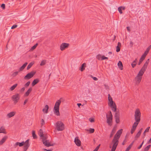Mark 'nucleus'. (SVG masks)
<instances>
[{
    "label": "nucleus",
    "instance_id": "c756f323",
    "mask_svg": "<svg viewBox=\"0 0 151 151\" xmlns=\"http://www.w3.org/2000/svg\"><path fill=\"white\" fill-rule=\"evenodd\" d=\"M86 64L85 63H83V64L81 66V71H83L85 70V67L86 66Z\"/></svg>",
    "mask_w": 151,
    "mask_h": 151
},
{
    "label": "nucleus",
    "instance_id": "864d4df0",
    "mask_svg": "<svg viewBox=\"0 0 151 151\" xmlns=\"http://www.w3.org/2000/svg\"><path fill=\"white\" fill-rule=\"evenodd\" d=\"M41 124H42V125H44L45 124V121H44V119H42V120H41Z\"/></svg>",
    "mask_w": 151,
    "mask_h": 151
},
{
    "label": "nucleus",
    "instance_id": "13d9d810",
    "mask_svg": "<svg viewBox=\"0 0 151 151\" xmlns=\"http://www.w3.org/2000/svg\"><path fill=\"white\" fill-rule=\"evenodd\" d=\"M100 144H99V145L95 149H96L97 150H99V147H100Z\"/></svg>",
    "mask_w": 151,
    "mask_h": 151
},
{
    "label": "nucleus",
    "instance_id": "c03bdc74",
    "mask_svg": "<svg viewBox=\"0 0 151 151\" xmlns=\"http://www.w3.org/2000/svg\"><path fill=\"white\" fill-rule=\"evenodd\" d=\"M108 58L105 57L104 55H103L102 56V58L101 59V60H103L105 59H108Z\"/></svg>",
    "mask_w": 151,
    "mask_h": 151
},
{
    "label": "nucleus",
    "instance_id": "bf43d9fd",
    "mask_svg": "<svg viewBox=\"0 0 151 151\" xmlns=\"http://www.w3.org/2000/svg\"><path fill=\"white\" fill-rule=\"evenodd\" d=\"M92 78L94 81H97L98 80V78L96 77H92Z\"/></svg>",
    "mask_w": 151,
    "mask_h": 151
},
{
    "label": "nucleus",
    "instance_id": "49530a36",
    "mask_svg": "<svg viewBox=\"0 0 151 151\" xmlns=\"http://www.w3.org/2000/svg\"><path fill=\"white\" fill-rule=\"evenodd\" d=\"M121 7H119L118 8V10L119 11V12L120 14H122V9H121Z\"/></svg>",
    "mask_w": 151,
    "mask_h": 151
},
{
    "label": "nucleus",
    "instance_id": "423d86ee",
    "mask_svg": "<svg viewBox=\"0 0 151 151\" xmlns=\"http://www.w3.org/2000/svg\"><path fill=\"white\" fill-rule=\"evenodd\" d=\"M106 122L109 125L111 126L112 125V115L111 112L109 111L108 114H106Z\"/></svg>",
    "mask_w": 151,
    "mask_h": 151
},
{
    "label": "nucleus",
    "instance_id": "4468645a",
    "mask_svg": "<svg viewBox=\"0 0 151 151\" xmlns=\"http://www.w3.org/2000/svg\"><path fill=\"white\" fill-rule=\"evenodd\" d=\"M42 142L44 145L47 147H49L50 146L53 145L51 144L50 141L49 140L43 141V142Z\"/></svg>",
    "mask_w": 151,
    "mask_h": 151
},
{
    "label": "nucleus",
    "instance_id": "b1692460",
    "mask_svg": "<svg viewBox=\"0 0 151 151\" xmlns=\"http://www.w3.org/2000/svg\"><path fill=\"white\" fill-rule=\"evenodd\" d=\"M145 56H144V55H142L141 58H140L139 62L138 63V65H140L141 63H142V61L144 60L145 58Z\"/></svg>",
    "mask_w": 151,
    "mask_h": 151
},
{
    "label": "nucleus",
    "instance_id": "f257e3e1",
    "mask_svg": "<svg viewBox=\"0 0 151 151\" xmlns=\"http://www.w3.org/2000/svg\"><path fill=\"white\" fill-rule=\"evenodd\" d=\"M150 61V59H148L145 63L139 72L137 76L135 78L134 81L135 82V84L136 85H138L141 82L142 78V76L144 73L146 69L148 63Z\"/></svg>",
    "mask_w": 151,
    "mask_h": 151
},
{
    "label": "nucleus",
    "instance_id": "f03ea898",
    "mask_svg": "<svg viewBox=\"0 0 151 151\" xmlns=\"http://www.w3.org/2000/svg\"><path fill=\"white\" fill-rule=\"evenodd\" d=\"M108 104L111 108V110L114 111H116V107L115 103L114 102L111 96L109 94H108Z\"/></svg>",
    "mask_w": 151,
    "mask_h": 151
},
{
    "label": "nucleus",
    "instance_id": "2eb2a0df",
    "mask_svg": "<svg viewBox=\"0 0 151 151\" xmlns=\"http://www.w3.org/2000/svg\"><path fill=\"white\" fill-rule=\"evenodd\" d=\"M74 142L79 147L81 145V141L79 139L78 137H76L75 138Z\"/></svg>",
    "mask_w": 151,
    "mask_h": 151
},
{
    "label": "nucleus",
    "instance_id": "72a5a7b5",
    "mask_svg": "<svg viewBox=\"0 0 151 151\" xmlns=\"http://www.w3.org/2000/svg\"><path fill=\"white\" fill-rule=\"evenodd\" d=\"M46 63V60H43L42 61L40 64L41 66H43L45 65Z\"/></svg>",
    "mask_w": 151,
    "mask_h": 151
},
{
    "label": "nucleus",
    "instance_id": "4c0bfd02",
    "mask_svg": "<svg viewBox=\"0 0 151 151\" xmlns=\"http://www.w3.org/2000/svg\"><path fill=\"white\" fill-rule=\"evenodd\" d=\"M88 131H89L90 133H92L94 132V129L90 128L88 130H87Z\"/></svg>",
    "mask_w": 151,
    "mask_h": 151
},
{
    "label": "nucleus",
    "instance_id": "09e8293b",
    "mask_svg": "<svg viewBox=\"0 0 151 151\" xmlns=\"http://www.w3.org/2000/svg\"><path fill=\"white\" fill-rule=\"evenodd\" d=\"M116 51L117 52H119L120 51V47L116 46Z\"/></svg>",
    "mask_w": 151,
    "mask_h": 151
},
{
    "label": "nucleus",
    "instance_id": "f704fd0d",
    "mask_svg": "<svg viewBox=\"0 0 151 151\" xmlns=\"http://www.w3.org/2000/svg\"><path fill=\"white\" fill-rule=\"evenodd\" d=\"M38 45V44L36 43L35 44V45H34L31 48L30 50V51H32L34 50L37 47V45Z\"/></svg>",
    "mask_w": 151,
    "mask_h": 151
},
{
    "label": "nucleus",
    "instance_id": "473e14b6",
    "mask_svg": "<svg viewBox=\"0 0 151 151\" xmlns=\"http://www.w3.org/2000/svg\"><path fill=\"white\" fill-rule=\"evenodd\" d=\"M33 64H34L33 63L31 62V63H30L27 66V70L31 68V67L32 66V65H33Z\"/></svg>",
    "mask_w": 151,
    "mask_h": 151
},
{
    "label": "nucleus",
    "instance_id": "e2e57ef3",
    "mask_svg": "<svg viewBox=\"0 0 151 151\" xmlns=\"http://www.w3.org/2000/svg\"><path fill=\"white\" fill-rule=\"evenodd\" d=\"M127 30L129 32H130V28L129 27H127Z\"/></svg>",
    "mask_w": 151,
    "mask_h": 151
},
{
    "label": "nucleus",
    "instance_id": "393cba45",
    "mask_svg": "<svg viewBox=\"0 0 151 151\" xmlns=\"http://www.w3.org/2000/svg\"><path fill=\"white\" fill-rule=\"evenodd\" d=\"M39 82V80L38 79H35L32 83V86H34L35 85L38 83Z\"/></svg>",
    "mask_w": 151,
    "mask_h": 151
},
{
    "label": "nucleus",
    "instance_id": "1a4fd4ad",
    "mask_svg": "<svg viewBox=\"0 0 151 151\" xmlns=\"http://www.w3.org/2000/svg\"><path fill=\"white\" fill-rule=\"evenodd\" d=\"M35 73V72L34 71H31L27 74L26 76L24 77V78L25 80L29 79L32 77Z\"/></svg>",
    "mask_w": 151,
    "mask_h": 151
},
{
    "label": "nucleus",
    "instance_id": "4d7b16f0",
    "mask_svg": "<svg viewBox=\"0 0 151 151\" xmlns=\"http://www.w3.org/2000/svg\"><path fill=\"white\" fill-rule=\"evenodd\" d=\"M25 89V87H23L20 90V91L21 92H23L24 91Z\"/></svg>",
    "mask_w": 151,
    "mask_h": 151
},
{
    "label": "nucleus",
    "instance_id": "9b49d317",
    "mask_svg": "<svg viewBox=\"0 0 151 151\" xmlns=\"http://www.w3.org/2000/svg\"><path fill=\"white\" fill-rule=\"evenodd\" d=\"M139 122L136 121L134 123L131 130V133L132 134L136 129L137 127L138 124Z\"/></svg>",
    "mask_w": 151,
    "mask_h": 151
},
{
    "label": "nucleus",
    "instance_id": "c85d7f7f",
    "mask_svg": "<svg viewBox=\"0 0 151 151\" xmlns=\"http://www.w3.org/2000/svg\"><path fill=\"white\" fill-rule=\"evenodd\" d=\"M17 84H15L14 85L12 86L10 88V90L11 91H12L17 87Z\"/></svg>",
    "mask_w": 151,
    "mask_h": 151
},
{
    "label": "nucleus",
    "instance_id": "412c9836",
    "mask_svg": "<svg viewBox=\"0 0 151 151\" xmlns=\"http://www.w3.org/2000/svg\"><path fill=\"white\" fill-rule=\"evenodd\" d=\"M48 106L47 105H46L45 106V108H44L42 110V111L43 112L45 113H47L48 112Z\"/></svg>",
    "mask_w": 151,
    "mask_h": 151
},
{
    "label": "nucleus",
    "instance_id": "5fc2aeb1",
    "mask_svg": "<svg viewBox=\"0 0 151 151\" xmlns=\"http://www.w3.org/2000/svg\"><path fill=\"white\" fill-rule=\"evenodd\" d=\"M117 46H118L119 47H121V43L120 42H118V43L117 45Z\"/></svg>",
    "mask_w": 151,
    "mask_h": 151
},
{
    "label": "nucleus",
    "instance_id": "052dcab7",
    "mask_svg": "<svg viewBox=\"0 0 151 151\" xmlns=\"http://www.w3.org/2000/svg\"><path fill=\"white\" fill-rule=\"evenodd\" d=\"M28 101V100L26 99H25V100L24 101V103H23V104L24 105H25L26 103H27V102Z\"/></svg>",
    "mask_w": 151,
    "mask_h": 151
},
{
    "label": "nucleus",
    "instance_id": "a878e982",
    "mask_svg": "<svg viewBox=\"0 0 151 151\" xmlns=\"http://www.w3.org/2000/svg\"><path fill=\"white\" fill-rule=\"evenodd\" d=\"M118 65L121 70L123 69V65L122 62L121 61H119L118 63Z\"/></svg>",
    "mask_w": 151,
    "mask_h": 151
},
{
    "label": "nucleus",
    "instance_id": "39448f33",
    "mask_svg": "<svg viewBox=\"0 0 151 151\" xmlns=\"http://www.w3.org/2000/svg\"><path fill=\"white\" fill-rule=\"evenodd\" d=\"M55 125L56 129L58 131H63L64 129V125L61 121L56 122Z\"/></svg>",
    "mask_w": 151,
    "mask_h": 151
},
{
    "label": "nucleus",
    "instance_id": "de8ad7c7",
    "mask_svg": "<svg viewBox=\"0 0 151 151\" xmlns=\"http://www.w3.org/2000/svg\"><path fill=\"white\" fill-rule=\"evenodd\" d=\"M89 121L91 122H93L94 121V118H90L89 119Z\"/></svg>",
    "mask_w": 151,
    "mask_h": 151
},
{
    "label": "nucleus",
    "instance_id": "3c124183",
    "mask_svg": "<svg viewBox=\"0 0 151 151\" xmlns=\"http://www.w3.org/2000/svg\"><path fill=\"white\" fill-rule=\"evenodd\" d=\"M136 65V64L135 63H132L131 65L133 68H134Z\"/></svg>",
    "mask_w": 151,
    "mask_h": 151
},
{
    "label": "nucleus",
    "instance_id": "cd10ccee",
    "mask_svg": "<svg viewBox=\"0 0 151 151\" xmlns=\"http://www.w3.org/2000/svg\"><path fill=\"white\" fill-rule=\"evenodd\" d=\"M134 141H133L129 145V146L127 148L125 151H129L131 148L134 143Z\"/></svg>",
    "mask_w": 151,
    "mask_h": 151
},
{
    "label": "nucleus",
    "instance_id": "37998d69",
    "mask_svg": "<svg viewBox=\"0 0 151 151\" xmlns=\"http://www.w3.org/2000/svg\"><path fill=\"white\" fill-rule=\"evenodd\" d=\"M141 134V133L138 132L136 135L135 137L136 138H138L140 136Z\"/></svg>",
    "mask_w": 151,
    "mask_h": 151
},
{
    "label": "nucleus",
    "instance_id": "9d476101",
    "mask_svg": "<svg viewBox=\"0 0 151 151\" xmlns=\"http://www.w3.org/2000/svg\"><path fill=\"white\" fill-rule=\"evenodd\" d=\"M69 46V44L68 43H63L60 45V49L61 51H63L65 49L68 48Z\"/></svg>",
    "mask_w": 151,
    "mask_h": 151
},
{
    "label": "nucleus",
    "instance_id": "bb28decb",
    "mask_svg": "<svg viewBox=\"0 0 151 151\" xmlns=\"http://www.w3.org/2000/svg\"><path fill=\"white\" fill-rule=\"evenodd\" d=\"M41 137V138L42 139V141L43 142V141L46 140L47 139V135H43Z\"/></svg>",
    "mask_w": 151,
    "mask_h": 151
},
{
    "label": "nucleus",
    "instance_id": "58836bf2",
    "mask_svg": "<svg viewBox=\"0 0 151 151\" xmlns=\"http://www.w3.org/2000/svg\"><path fill=\"white\" fill-rule=\"evenodd\" d=\"M150 145H149L145 147L144 149V151H148L150 147Z\"/></svg>",
    "mask_w": 151,
    "mask_h": 151
},
{
    "label": "nucleus",
    "instance_id": "e433bc0d",
    "mask_svg": "<svg viewBox=\"0 0 151 151\" xmlns=\"http://www.w3.org/2000/svg\"><path fill=\"white\" fill-rule=\"evenodd\" d=\"M119 111H116L114 115L115 118L119 117Z\"/></svg>",
    "mask_w": 151,
    "mask_h": 151
},
{
    "label": "nucleus",
    "instance_id": "680f3d73",
    "mask_svg": "<svg viewBox=\"0 0 151 151\" xmlns=\"http://www.w3.org/2000/svg\"><path fill=\"white\" fill-rule=\"evenodd\" d=\"M137 58L135 59L133 62L132 63H137Z\"/></svg>",
    "mask_w": 151,
    "mask_h": 151
},
{
    "label": "nucleus",
    "instance_id": "f8f14e48",
    "mask_svg": "<svg viewBox=\"0 0 151 151\" xmlns=\"http://www.w3.org/2000/svg\"><path fill=\"white\" fill-rule=\"evenodd\" d=\"M29 139L27 140L25 142H24V151H26L28 149V147L30 146V144L29 143Z\"/></svg>",
    "mask_w": 151,
    "mask_h": 151
},
{
    "label": "nucleus",
    "instance_id": "7ed1b4c3",
    "mask_svg": "<svg viewBox=\"0 0 151 151\" xmlns=\"http://www.w3.org/2000/svg\"><path fill=\"white\" fill-rule=\"evenodd\" d=\"M61 103L60 100H57L55 103L54 108L53 112L57 116H60V115L59 110V106Z\"/></svg>",
    "mask_w": 151,
    "mask_h": 151
},
{
    "label": "nucleus",
    "instance_id": "0eeeda50",
    "mask_svg": "<svg viewBox=\"0 0 151 151\" xmlns=\"http://www.w3.org/2000/svg\"><path fill=\"white\" fill-rule=\"evenodd\" d=\"M141 113L138 109H136L134 114L135 120L136 122H140V120Z\"/></svg>",
    "mask_w": 151,
    "mask_h": 151
},
{
    "label": "nucleus",
    "instance_id": "2f4dec72",
    "mask_svg": "<svg viewBox=\"0 0 151 151\" xmlns=\"http://www.w3.org/2000/svg\"><path fill=\"white\" fill-rule=\"evenodd\" d=\"M38 134L40 137H41L44 135L43 134V132L41 129H40L38 132Z\"/></svg>",
    "mask_w": 151,
    "mask_h": 151
},
{
    "label": "nucleus",
    "instance_id": "6e6d98bb",
    "mask_svg": "<svg viewBox=\"0 0 151 151\" xmlns=\"http://www.w3.org/2000/svg\"><path fill=\"white\" fill-rule=\"evenodd\" d=\"M1 7L3 9H4L5 8V5L4 4H2L1 6Z\"/></svg>",
    "mask_w": 151,
    "mask_h": 151
},
{
    "label": "nucleus",
    "instance_id": "0e129e2a",
    "mask_svg": "<svg viewBox=\"0 0 151 151\" xmlns=\"http://www.w3.org/2000/svg\"><path fill=\"white\" fill-rule=\"evenodd\" d=\"M120 7H121V9H122V10H124L125 9V7L124 6H121Z\"/></svg>",
    "mask_w": 151,
    "mask_h": 151
},
{
    "label": "nucleus",
    "instance_id": "a19ab883",
    "mask_svg": "<svg viewBox=\"0 0 151 151\" xmlns=\"http://www.w3.org/2000/svg\"><path fill=\"white\" fill-rule=\"evenodd\" d=\"M102 58V56L100 54H98L96 56V58L99 60H101V59Z\"/></svg>",
    "mask_w": 151,
    "mask_h": 151
},
{
    "label": "nucleus",
    "instance_id": "5701e85b",
    "mask_svg": "<svg viewBox=\"0 0 151 151\" xmlns=\"http://www.w3.org/2000/svg\"><path fill=\"white\" fill-rule=\"evenodd\" d=\"M32 87H30L29 88L27 91L25 93V95L26 96H28L31 92L32 91Z\"/></svg>",
    "mask_w": 151,
    "mask_h": 151
},
{
    "label": "nucleus",
    "instance_id": "69168bd1",
    "mask_svg": "<svg viewBox=\"0 0 151 151\" xmlns=\"http://www.w3.org/2000/svg\"><path fill=\"white\" fill-rule=\"evenodd\" d=\"M142 145H140L138 147L137 149H140L141 148V147H142Z\"/></svg>",
    "mask_w": 151,
    "mask_h": 151
},
{
    "label": "nucleus",
    "instance_id": "dca6fc26",
    "mask_svg": "<svg viewBox=\"0 0 151 151\" xmlns=\"http://www.w3.org/2000/svg\"><path fill=\"white\" fill-rule=\"evenodd\" d=\"M16 114V112L15 111L11 112L7 114L6 115V117L9 118H10L14 116Z\"/></svg>",
    "mask_w": 151,
    "mask_h": 151
},
{
    "label": "nucleus",
    "instance_id": "20e7f679",
    "mask_svg": "<svg viewBox=\"0 0 151 151\" xmlns=\"http://www.w3.org/2000/svg\"><path fill=\"white\" fill-rule=\"evenodd\" d=\"M119 139L114 137L112 141V149L110 151H115L119 143Z\"/></svg>",
    "mask_w": 151,
    "mask_h": 151
},
{
    "label": "nucleus",
    "instance_id": "7c9ffc66",
    "mask_svg": "<svg viewBox=\"0 0 151 151\" xmlns=\"http://www.w3.org/2000/svg\"><path fill=\"white\" fill-rule=\"evenodd\" d=\"M0 133H4V134H6V132L5 129L4 127H1L0 129Z\"/></svg>",
    "mask_w": 151,
    "mask_h": 151
},
{
    "label": "nucleus",
    "instance_id": "c9c22d12",
    "mask_svg": "<svg viewBox=\"0 0 151 151\" xmlns=\"http://www.w3.org/2000/svg\"><path fill=\"white\" fill-rule=\"evenodd\" d=\"M19 71H15V72H14V73H13L12 74V76L13 77L16 76H17L18 74Z\"/></svg>",
    "mask_w": 151,
    "mask_h": 151
},
{
    "label": "nucleus",
    "instance_id": "ddd939ff",
    "mask_svg": "<svg viewBox=\"0 0 151 151\" xmlns=\"http://www.w3.org/2000/svg\"><path fill=\"white\" fill-rule=\"evenodd\" d=\"M122 129H121L119 130L116 132V134L115 135L114 137L118 139H119L121 134L122 133Z\"/></svg>",
    "mask_w": 151,
    "mask_h": 151
},
{
    "label": "nucleus",
    "instance_id": "6ab92c4d",
    "mask_svg": "<svg viewBox=\"0 0 151 151\" xmlns=\"http://www.w3.org/2000/svg\"><path fill=\"white\" fill-rule=\"evenodd\" d=\"M7 138V136L4 137L0 141V145H2L5 142Z\"/></svg>",
    "mask_w": 151,
    "mask_h": 151
},
{
    "label": "nucleus",
    "instance_id": "774afa93",
    "mask_svg": "<svg viewBox=\"0 0 151 151\" xmlns=\"http://www.w3.org/2000/svg\"><path fill=\"white\" fill-rule=\"evenodd\" d=\"M77 105L78 106V107H80V106L81 105V103H78L77 104Z\"/></svg>",
    "mask_w": 151,
    "mask_h": 151
},
{
    "label": "nucleus",
    "instance_id": "4be33fe9",
    "mask_svg": "<svg viewBox=\"0 0 151 151\" xmlns=\"http://www.w3.org/2000/svg\"><path fill=\"white\" fill-rule=\"evenodd\" d=\"M27 64V62L25 63L19 68V71H20L23 70Z\"/></svg>",
    "mask_w": 151,
    "mask_h": 151
},
{
    "label": "nucleus",
    "instance_id": "a211bd4d",
    "mask_svg": "<svg viewBox=\"0 0 151 151\" xmlns=\"http://www.w3.org/2000/svg\"><path fill=\"white\" fill-rule=\"evenodd\" d=\"M151 45L149 46L146 49V51L143 54V55L145 56V57L148 53L150 50L151 49Z\"/></svg>",
    "mask_w": 151,
    "mask_h": 151
},
{
    "label": "nucleus",
    "instance_id": "79ce46f5",
    "mask_svg": "<svg viewBox=\"0 0 151 151\" xmlns=\"http://www.w3.org/2000/svg\"><path fill=\"white\" fill-rule=\"evenodd\" d=\"M115 119L116 122V123H119L120 122V120L119 118V117H116L115 118Z\"/></svg>",
    "mask_w": 151,
    "mask_h": 151
},
{
    "label": "nucleus",
    "instance_id": "603ef678",
    "mask_svg": "<svg viewBox=\"0 0 151 151\" xmlns=\"http://www.w3.org/2000/svg\"><path fill=\"white\" fill-rule=\"evenodd\" d=\"M17 25H13L12 27H11L12 29H14V28H16L17 27Z\"/></svg>",
    "mask_w": 151,
    "mask_h": 151
},
{
    "label": "nucleus",
    "instance_id": "f3484780",
    "mask_svg": "<svg viewBox=\"0 0 151 151\" xmlns=\"http://www.w3.org/2000/svg\"><path fill=\"white\" fill-rule=\"evenodd\" d=\"M116 130V129L115 127H114L113 128L110 135V138H111L113 137V135L115 133Z\"/></svg>",
    "mask_w": 151,
    "mask_h": 151
},
{
    "label": "nucleus",
    "instance_id": "aec40b11",
    "mask_svg": "<svg viewBox=\"0 0 151 151\" xmlns=\"http://www.w3.org/2000/svg\"><path fill=\"white\" fill-rule=\"evenodd\" d=\"M24 143V142H17L15 143V144L14 145V146L15 147H16L17 145H19L20 147H22Z\"/></svg>",
    "mask_w": 151,
    "mask_h": 151
},
{
    "label": "nucleus",
    "instance_id": "a18cd8bd",
    "mask_svg": "<svg viewBox=\"0 0 151 151\" xmlns=\"http://www.w3.org/2000/svg\"><path fill=\"white\" fill-rule=\"evenodd\" d=\"M30 84V82L29 81H28L25 84L24 86L26 87H27L29 86Z\"/></svg>",
    "mask_w": 151,
    "mask_h": 151
},
{
    "label": "nucleus",
    "instance_id": "6e6552de",
    "mask_svg": "<svg viewBox=\"0 0 151 151\" xmlns=\"http://www.w3.org/2000/svg\"><path fill=\"white\" fill-rule=\"evenodd\" d=\"M12 99L14 101V104H16L18 101L19 99V95L18 93H16L15 95L12 96Z\"/></svg>",
    "mask_w": 151,
    "mask_h": 151
},
{
    "label": "nucleus",
    "instance_id": "ea45409f",
    "mask_svg": "<svg viewBox=\"0 0 151 151\" xmlns=\"http://www.w3.org/2000/svg\"><path fill=\"white\" fill-rule=\"evenodd\" d=\"M32 135L34 139H36L37 138V136L35 134V132L34 131H32Z\"/></svg>",
    "mask_w": 151,
    "mask_h": 151
},
{
    "label": "nucleus",
    "instance_id": "8fccbe9b",
    "mask_svg": "<svg viewBox=\"0 0 151 151\" xmlns=\"http://www.w3.org/2000/svg\"><path fill=\"white\" fill-rule=\"evenodd\" d=\"M150 128V127H147L145 130V132H149V129Z\"/></svg>",
    "mask_w": 151,
    "mask_h": 151
},
{
    "label": "nucleus",
    "instance_id": "338daca9",
    "mask_svg": "<svg viewBox=\"0 0 151 151\" xmlns=\"http://www.w3.org/2000/svg\"><path fill=\"white\" fill-rule=\"evenodd\" d=\"M45 151H52V149H50V150H47V149H45Z\"/></svg>",
    "mask_w": 151,
    "mask_h": 151
}]
</instances>
